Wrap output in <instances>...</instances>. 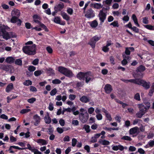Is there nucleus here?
Returning <instances> with one entry per match:
<instances>
[{
  "instance_id": "24",
  "label": "nucleus",
  "mask_w": 154,
  "mask_h": 154,
  "mask_svg": "<svg viewBox=\"0 0 154 154\" xmlns=\"http://www.w3.org/2000/svg\"><path fill=\"white\" fill-rule=\"evenodd\" d=\"M98 143L103 145H108L109 144L110 142L109 141L105 140L99 139Z\"/></svg>"
},
{
  "instance_id": "27",
  "label": "nucleus",
  "mask_w": 154,
  "mask_h": 154,
  "mask_svg": "<svg viewBox=\"0 0 154 154\" xmlns=\"http://www.w3.org/2000/svg\"><path fill=\"white\" fill-rule=\"evenodd\" d=\"M13 88V85L12 83H11L8 85L6 88V91L7 92H9L12 90Z\"/></svg>"
},
{
  "instance_id": "12",
  "label": "nucleus",
  "mask_w": 154,
  "mask_h": 154,
  "mask_svg": "<svg viewBox=\"0 0 154 154\" xmlns=\"http://www.w3.org/2000/svg\"><path fill=\"white\" fill-rule=\"evenodd\" d=\"M11 16H13L19 17L20 15V11L16 8L13 9L11 13Z\"/></svg>"
},
{
  "instance_id": "62",
  "label": "nucleus",
  "mask_w": 154,
  "mask_h": 154,
  "mask_svg": "<svg viewBox=\"0 0 154 154\" xmlns=\"http://www.w3.org/2000/svg\"><path fill=\"white\" fill-rule=\"evenodd\" d=\"M128 149L129 151L131 152H134L136 150V149L135 147L134 146H130L129 147Z\"/></svg>"
},
{
  "instance_id": "31",
  "label": "nucleus",
  "mask_w": 154,
  "mask_h": 154,
  "mask_svg": "<svg viewBox=\"0 0 154 154\" xmlns=\"http://www.w3.org/2000/svg\"><path fill=\"white\" fill-rule=\"evenodd\" d=\"M64 7V5L62 2H60L58 4L56 7L60 11L63 9Z\"/></svg>"
},
{
  "instance_id": "35",
  "label": "nucleus",
  "mask_w": 154,
  "mask_h": 154,
  "mask_svg": "<svg viewBox=\"0 0 154 154\" xmlns=\"http://www.w3.org/2000/svg\"><path fill=\"white\" fill-rule=\"evenodd\" d=\"M66 12L69 14L72 15L73 14V10L72 8L68 7L67 8Z\"/></svg>"
},
{
  "instance_id": "11",
  "label": "nucleus",
  "mask_w": 154,
  "mask_h": 154,
  "mask_svg": "<svg viewBox=\"0 0 154 154\" xmlns=\"http://www.w3.org/2000/svg\"><path fill=\"white\" fill-rule=\"evenodd\" d=\"M139 83L138 85H142L146 89H149L150 87V83L147 82L143 80L139 79Z\"/></svg>"
},
{
  "instance_id": "39",
  "label": "nucleus",
  "mask_w": 154,
  "mask_h": 154,
  "mask_svg": "<svg viewBox=\"0 0 154 154\" xmlns=\"http://www.w3.org/2000/svg\"><path fill=\"white\" fill-rule=\"evenodd\" d=\"M134 98L136 100L140 101V99L139 93H137L135 94L134 96Z\"/></svg>"
},
{
  "instance_id": "38",
  "label": "nucleus",
  "mask_w": 154,
  "mask_h": 154,
  "mask_svg": "<svg viewBox=\"0 0 154 154\" xmlns=\"http://www.w3.org/2000/svg\"><path fill=\"white\" fill-rule=\"evenodd\" d=\"M40 26H41L44 30L46 32H48V29L47 27L43 23H41L39 24Z\"/></svg>"
},
{
  "instance_id": "61",
  "label": "nucleus",
  "mask_w": 154,
  "mask_h": 154,
  "mask_svg": "<svg viewBox=\"0 0 154 154\" xmlns=\"http://www.w3.org/2000/svg\"><path fill=\"white\" fill-rule=\"evenodd\" d=\"M54 131V129L51 126L48 128V132L49 134H52Z\"/></svg>"
},
{
  "instance_id": "57",
  "label": "nucleus",
  "mask_w": 154,
  "mask_h": 154,
  "mask_svg": "<svg viewBox=\"0 0 154 154\" xmlns=\"http://www.w3.org/2000/svg\"><path fill=\"white\" fill-rule=\"evenodd\" d=\"M10 141L11 142H15L17 141V139L13 136L11 135L10 137Z\"/></svg>"
},
{
  "instance_id": "50",
  "label": "nucleus",
  "mask_w": 154,
  "mask_h": 154,
  "mask_svg": "<svg viewBox=\"0 0 154 154\" xmlns=\"http://www.w3.org/2000/svg\"><path fill=\"white\" fill-rule=\"evenodd\" d=\"M35 67L32 66H29L28 68V70L31 72H33L35 70Z\"/></svg>"
},
{
  "instance_id": "18",
  "label": "nucleus",
  "mask_w": 154,
  "mask_h": 154,
  "mask_svg": "<svg viewBox=\"0 0 154 154\" xmlns=\"http://www.w3.org/2000/svg\"><path fill=\"white\" fill-rule=\"evenodd\" d=\"M112 149L115 151H117L119 149L121 151L123 150V146L120 145L116 146L112 145Z\"/></svg>"
},
{
  "instance_id": "64",
  "label": "nucleus",
  "mask_w": 154,
  "mask_h": 154,
  "mask_svg": "<svg viewBox=\"0 0 154 154\" xmlns=\"http://www.w3.org/2000/svg\"><path fill=\"white\" fill-rule=\"evenodd\" d=\"M131 29L136 33H138L139 32V29L136 26H133L132 28Z\"/></svg>"
},
{
  "instance_id": "53",
  "label": "nucleus",
  "mask_w": 154,
  "mask_h": 154,
  "mask_svg": "<svg viewBox=\"0 0 154 154\" xmlns=\"http://www.w3.org/2000/svg\"><path fill=\"white\" fill-rule=\"evenodd\" d=\"M137 152L139 153L140 154H145V151L142 148H139L137 150Z\"/></svg>"
},
{
  "instance_id": "1",
  "label": "nucleus",
  "mask_w": 154,
  "mask_h": 154,
  "mask_svg": "<svg viewBox=\"0 0 154 154\" xmlns=\"http://www.w3.org/2000/svg\"><path fill=\"white\" fill-rule=\"evenodd\" d=\"M77 77L80 80H85V82L87 84L93 81L94 79L93 74L90 72H80L77 75Z\"/></svg>"
},
{
  "instance_id": "34",
  "label": "nucleus",
  "mask_w": 154,
  "mask_h": 154,
  "mask_svg": "<svg viewBox=\"0 0 154 154\" xmlns=\"http://www.w3.org/2000/svg\"><path fill=\"white\" fill-rule=\"evenodd\" d=\"M15 63L16 64L21 66L22 65V60L20 59H17L15 60Z\"/></svg>"
},
{
  "instance_id": "22",
  "label": "nucleus",
  "mask_w": 154,
  "mask_h": 154,
  "mask_svg": "<svg viewBox=\"0 0 154 154\" xmlns=\"http://www.w3.org/2000/svg\"><path fill=\"white\" fill-rule=\"evenodd\" d=\"M33 21L39 24L41 22L39 21L40 17L37 15H34L33 16Z\"/></svg>"
},
{
  "instance_id": "59",
  "label": "nucleus",
  "mask_w": 154,
  "mask_h": 154,
  "mask_svg": "<svg viewBox=\"0 0 154 154\" xmlns=\"http://www.w3.org/2000/svg\"><path fill=\"white\" fill-rule=\"evenodd\" d=\"M32 152L34 153V154H42V153L36 149L34 148L32 151Z\"/></svg>"
},
{
  "instance_id": "51",
  "label": "nucleus",
  "mask_w": 154,
  "mask_h": 154,
  "mask_svg": "<svg viewBox=\"0 0 154 154\" xmlns=\"http://www.w3.org/2000/svg\"><path fill=\"white\" fill-rule=\"evenodd\" d=\"M88 110L89 114H92L94 112V109L92 107H91L88 109Z\"/></svg>"
},
{
  "instance_id": "29",
  "label": "nucleus",
  "mask_w": 154,
  "mask_h": 154,
  "mask_svg": "<svg viewBox=\"0 0 154 154\" xmlns=\"http://www.w3.org/2000/svg\"><path fill=\"white\" fill-rule=\"evenodd\" d=\"M18 17L11 16V18L10 20V22L12 23H16L18 19Z\"/></svg>"
},
{
  "instance_id": "4",
  "label": "nucleus",
  "mask_w": 154,
  "mask_h": 154,
  "mask_svg": "<svg viewBox=\"0 0 154 154\" xmlns=\"http://www.w3.org/2000/svg\"><path fill=\"white\" fill-rule=\"evenodd\" d=\"M79 111L80 113L79 115V119L82 123L86 122L89 118V115L85 109L81 108Z\"/></svg>"
},
{
  "instance_id": "19",
  "label": "nucleus",
  "mask_w": 154,
  "mask_h": 154,
  "mask_svg": "<svg viewBox=\"0 0 154 154\" xmlns=\"http://www.w3.org/2000/svg\"><path fill=\"white\" fill-rule=\"evenodd\" d=\"M102 111L105 114V116L107 119L109 121H111L112 120L110 114L107 112V111L104 108L102 109Z\"/></svg>"
},
{
  "instance_id": "63",
  "label": "nucleus",
  "mask_w": 154,
  "mask_h": 154,
  "mask_svg": "<svg viewBox=\"0 0 154 154\" xmlns=\"http://www.w3.org/2000/svg\"><path fill=\"white\" fill-rule=\"evenodd\" d=\"M148 145L150 147H152L154 146V141L150 140L148 142Z\"/></svg>"
},
{
  "instance_id": "21",
  "label": "nucleus",
  "mask_w": 154,
  "mask_h": 154,
  "mask_svg": "<svg viewBox=\"0 0 154 154\" xmlns=\"http://www.w3.org/2000/svg\"><path fill=\"white\" fill-rule=\"evenodd\" d=\"M36 142L39 144L42 145H46L48 143V142L46 140L42 139H38L36 141Z\"/></svg>"
},
{
  "instance_id": "47",
  "label": "nucleus",
  "mask_w": 154,
  "mask_h": 154,
  "mask_svg": "<svg viewBox=\"0 0 154 154\" xmlns=\"http://www.w3.org/2000/svg\"><path fill=\"white\" fill-rule=\"evenodd\" d=\"M77 142V140L75 138H73L72 140V146L74 147L75 146Z\"/></svg>"
},
{
  "instance_id": "45",
  "label": "nucleus",
  "mask_w": 154,
  "mask_h": 154,
  "mask_svg": "<svg viewBox=\"0 0 154 154\" xmlns=\"http://www.w3.org/2000/svg\"><path fill=\"white\" fill-rule=\"evenodd\" d=\"M72 123L74 126H77L79 125V122L77 120H72Z\"/></svg>"
},
{
  "instance_id": "46",
  "label": "nucleus",
  "mask_w": 154,
  "mask_h": 154,
  "mask_svg": "<svg viewBox=\"0 0 154 154\" xmlns=\"http://www.w3.org/2000/svg\"><path fill=\"white\" fill-rule=\"evenodd\" d=\"M57 92V91L56 88H54L50 92V95L52 96H54L55 95Z\"/></svg>"
},
{
  "instance_id": "23",
  "label": "nucleus",
  "mask_w": 154,
  "mask_h": 154,
  "mask_svg": "<svg viewBox=\"0 0 154 154\" xmlns=\"http://www.w3.org/2000/svg\"><path fill=\"white\" fill-rule=\"evenodd\" d=\"M79 100L82 103H87L90 101L89 98L85 96H82L80 98Z\"/></svg>"
},
{
  "instance_id": "6",
  "label": "nucleus",
  "mask_w": 154,
  "mask_h": 154,
  "mask_svg": "<svg viewBox=\"0 0 154 154\" xmlns=\"http://www.w3.org/2000/svg\"><path fill=\"white\" fill-rule=\"evenodd\" d=\"M5 28L7 29V27H5L4 26L0 25V36H2L3 38L7 40L11 38V32H6L4 29Z\"/></svg>"
},
{
  "instance_id": "36",
  "label": "nucleus",
  "mask_w": 154,
  "mask_h": 154,
  "mask_svg": "<svg viewBox=\"0 0 154 154\" xmlns=\"http://www.w3.org/2000/svg\"><path fill=\"white\" fill-rule=\"evenodd\" d=\"M23 84L26 86H28L31 85L32 84V82L30 80H26L23 82Z\"/></svg>"
},
{
  "instance_id": "60",
  "label": "nucleus",
  "mask_w": 154,
  "mask_h": 154,
  "mask_svg": "<svg viewBox=\"0 0 154 154\" xmlns=\"http://www.w3.org/2000/svg\"><path fill=\"white\" fill-rule=\"evenodd\" d=\"M129 19V17L128 15L125 16L122 18V20L125 22H128Z\"/></svg>"
},
{
  "instance_id": "28",
  "label": "nucleus",
  "mask_w": 154,
  "mask_h": 154,
  "mask_svg": "<svg viewBox=\"0 0 154 154\" xmlns=\"http://www.w3.org/2000/svg\"><path fill=\"white\" fill-rule=\"evenodd\" d=\"M91 26L92 28H95L98 25V23L96 20H94L89 23Z\"/></svg>"
},
{
  "instance_id": "52",
  "label": "nucleus",
  "mask_w": 154,
  "mask_h": 154,
  "mask_svg": "<svg viewBox=\"0 0 154 154\" xmlns=\"http://www.w3.org/2000/svg\"><path fill=\"white\" fill-rule=\"evenodd\" d=\"M143 22L144 24H148L149 23L148 18L147 17H144L143 18Z\"/></svg>"
},
{
  "instance_id": "26",
  "label": "nucleus",
  "mask_w": 154,
  "mask_h": 154,
  "mask_svg": "<svg viewBox=\"0 0 154 154\" xmlns=\"http://www.w3.org/2000/svg\"><path fill=\"white\" fill-rule=\"evenodd\" d=\"M15 59L12 57H8L5 59V62L8 63H11L14 62Z\"/></svg>"
},
{
  "instance_id": "8",
  "label": "nucleus",
  "mask_w": 154,
  "mask_h": 154,
  "mask_svg": "<svg viewBox=\"0 0 154 154\" xmlns=\"http://www.w3.org/2000/svg\"><path fill=\"white\" fill-rule=\"evenodd\" d=\"M101 36L95 35L90 40L88 44L90 45L92 48H95L96 42L100 39Z\"/></svg>"
},
{
  "instance_id": "41",
  "label": "nucleus",
  "mask_w": 154,
  "mask_h": 154,
  "mask_svg": "<svg viewBox=\"0 0 154 154\" xmlns=\"http://www.w3.org/2000/svg\"><path fill=\"white\" fill-rule=\"evenodd\" d=\"M36 98L34 97H32L28 99L27 101L30 103H33L36 100Z\"/></svg>"
},
{
  "instance_id": "10",
  "label": "nucleus",
  "mask_w": 154,
  "mask_h": 154,
  "mask_svg": "<svg viewBox=\"0 0 154 154\" xmlns=\"http://www.w3.org/2000/svg\"><path fill=\"white\" fill-rule=\"evenodd\" d=\"M33 123L35 126H38L40 123L41 119L37 114H35L33 117Z\"/></svg>"
},
{
  "instance_id": "44",
  "label": "nucleus",
  "mask_w": 154,
  "mask_h": 154,
  "mask_svg": "<svg viewBox=\"0 0 154 154\" xmlns=\"http://www.w3.org/2000/svg\"><path fill=\"white\" fill-rule=\"evenodd\" d=\"M121 139L128 141H131L132 140L131 138L128 136H124L121 138Z\"/></svg>"
},
{
  "instance_id": "9",
  "label": "nucleus",
  "mask_w": 154,
  "mask_h": 154,
  "mask_svg": "<svg viewBox=\"0 0 154 154\" xmlns=\"http://www.w3.org/2000/svg\"><path fill=\"white\" fill-rule=\"evenodd\" d=\"M85 16L88 18H91L95 16V14L94 11L91 8L88 9L85 12Z\"/></svg>"
},
{
  "instance_id": "33",
  "label": "nucleus",
  "mask_w": 154,
  "mask_h": 154,
  "mask_svg": "<svg viewBox=\"0 0 154 154\" xmlns=\"http://www.w3.org/2000/svg\"><path fill=\"white\" fill-rule=\"evenodd\" d=\"M139 79H128L129 82L133 83L136 84H138L139 82Z\"/></svg>"
},
{
  "instance_id": "3",
  "label": "nucleus",
  "mask_w": 154,
  "mask_h": 154,
  "mask_svg": "<svg viewBox=\"0 0 154 154\" xmlns=\"http://www.w3.org/2000/svg\"><path fill=\"white\" fill-rule=\"evenodd\" d=\"M23 52L29 55H34L36 54V45L33 44L31 45H26L23 48Z\"/></svg>"
},
{
  "instance_id": "43",
  "label": "nucleus",
  "mask_w": 154,
  "mask_h": 154,
  "mask_svg": "<svg viewBox=\"0 0 154 154\" xmlns=\"http://www.w3.org/2000/svg\"><path fill=\"white\" fill-rule=\"evenodd\" d=\"M76 97V96L74 94H70L69 96V99L71 100H73Z\"/></svg>"
},
{
  "instance_id": "13",
  "label": "nucleus",
  "mask_w": 154,
  "mask_h": 154,
  "mask_svg": "<svg viewBox=\"0 0 154 154\" xmlns=\"http://www.w3.org/2000/svg\"><path fill=\"white\" fill-rule=\"evenodd\" d=\"M54 22L57 24H59L61 25H64L65 24V21H61L60 17L57 16L55 17L54 19Z\"/></svg>"
},
{
  "instance_id": "16",
  "label": "nucleus",
  "mask_w": 154,
  "mask_h": 154,
  "mask_svg": "<svg viewBox=\"0 0 154 154\" xmlns=\"http://www.w3.org/2000/svg\"><path fill=\"white\" fill-rule=\"evenodd\" d=\"M90 6L95 9H99L103 8V5L100 3H92L90 4Z\"/></svg>"
},
{
  "instance_id": "7",
  "label": "nucleus",
  "mask_w": 154,
  "mask_h": 154,
  "mask_svg": "<svg viewBox=\"0 0 154 154\" xmlns=\"http://www.w3.org/2000/svg\"><path fill=\"white\" fill-rule=\"evenodd\" d=\"M109 9V7H106V8L104 7H103L102 9L100 11L98 16L100 21L101 23H103L106 18V14L103 12L104 10H108Z\"/></svg>"
},
{
  "instance_id": "49",
  "label": "nucleus",
  "mask_w": 154,
  "mask_h": 154,
  "mask_svg": "<svg viewBox=\"0 0 154 154\" xmlns=\"http://www.w3.org/2000/svg\"><path fill=\"white\" fill-rule=\"evenodd\" d=\"M110 25H112L114 27H118V22L117 21H115L110 24Z\"/></svg>"
},
{
  "instance_id": "32",
  "label": "nucleus",
  "mask_w": 154,
  "mask_h": 154,
  "mask_svg": "<svg viewBox=\"0 0 154 154\" xmlns=\"http://www.w3.org/2000/svg\"><path fill=\"white\" fill-rule=\"evenodd\" d=\"M145 70V68L144 66L143 65H140L139 66L137 70V71L142 72Z\"/></svg>"
},
{
  "instance_id": "58",
  "label": "nucleus",
  "mask_w": 154,
  "mask_h": 154,
  "mask_svg": "<svg viewBox=\"0 0 154 154\" xmlns=\"http://www.w3.org/2000/svg\"><path fill=\"white\" fill-rule=\"evenodd\" d=\"M61 82V81L58 79H54L52 81V83L54 84H59Z\"/></svg>"
},
{
  "instance_id": "37",
  "label": "nucleus",
  "mask_w": 154,
  "mask_h": 154,
  "mask_svg": "<svg viewBox=\"0 0 154 154\" xmlns=\"http://www.w3.org/2000/svg\"><path fill=\"white\" fill-rule=\"evenodd\" d=\"M43 71L42 70H37L35 71L34 72V74L36 76H38L41 75Z\"/></svg>"
},
{
  "instance_id": "2",
  "label": "nucleus",
  "mask_w": 154,
  "mask_h": 154,
  "mask_svg": "<svg viewBox=\"0 0 154 154\" xmlns=\"http://www.w3.org/2000/svg\"><path fill=\"white\" fill-rule=\"evenodd\" d=\"M138 105L139 111L136 114V116L137 118H141L146 113L150 106V104L147 103L146 106L143 103L138 104Z\"/></svg>"
},
{
  "instance_id": "14",
  "label": "nucleus",
  "mask_w": 154,
  "mask_h": 154,
  "mask_svg": "<svg viewBox=\"0 0 154 154\" xmlns=\"http://www.w3.org/2000/svg\"><path fill=\"white\" fill-rule=\"evenodd\" d=\"M139 133V128L137 126L132 128L129 130V134H138Z\"/></svg>"
},
{
  "instance_id": "20",
  "label": "nucleus",
  "mask_w": 154,
  "mask_h": 154,
  "mask_svg": "<svg viewBox=\"0 0 154 154\" xmlns=\"http://www.w3.org/2000/svg\"><path fill=\"white\" fill-rule=\"evenodd\" d=\"M104 89L106 93L109 94L112 91V88L111 85L109 84H106L104 87Z\"/></svg>"
},
{
  "instance_id": "54",
  "label": "nucleus",
  "mask_w": 154,
  "mask_h": 154,
  "mask_svg": "<svg viewBox=\"0 0 154 154\" xmlns=\"http://www.w3.org/2000/svg\"><path fill=\"white\" fill-rule=\"evenodd\" d=\"M46 49L48 52L49 54H51L53 52L52 48L50 46L47 47Z\"/></svg>"
},
{
  "instance_id": "48",
  "label": "nucleus",
  "mask_w": 154,
  "mask_h": 154,
  "mask_svg": "<svg viewBox=\"0 0 154 154\" xmlns=\"http://www.w3.org/2000/svg\"><path fill=\"white\" fill-rule=\"evenodd\" d=\"M25 26L26 28L28 29H30V28L32 29V26L31 24L29 23L28 22L26 23L25 24Z\"/></svg>"
},
{
  "instance_id": "55",
  "label": "nucleus",
  "mask_w": 154,
  "mask_h": 154,
  "mask_svg": "<svg viewBox=\"0 0 154 154\" xmlns=\"http://www.w3.org/2000/svg\"><path fill=\"white\" fill-rule=\"evenodd\" d=\"M97 119L98 120H100L102 119L103 116L101 114H97L96 115Z\"/></svg>"
},
{
  "instance_id": "15",
  "label": "nucleus",
  "mask_w": 154,
  "mask_h": 154,
  "mask_svg": "<svg viewBox=\"0 0 154 154\" xmlns=\"http://www.w3.org/2000/svg\"><path fill=\"white\" fill-rule=\"evenodd\" d=\"M13 69V67L11 65H6L3 64L2 70L6 72L9 71L10 72H11Z\"/></svg>"
},
{
  "instance_id": "25",
  "label": "nucleus",
  "mask_w": 154,
  "mask_h": 154,
  "mask_svg": "<svg viewBox=\"0 0 154 154\" xmlns=\"http://www.w3.org/2000/svg\"><path fill=\"white\" fill-rule=\"evenodd\" d=\"M60 14L62 17L63 18L64 20H65L66 21H68L70 19V17L69 15H68L66 13L64 12H61Z\"/></svg>"
},
{
  "instance_id": "40",
  "label": "nucleus",
  "mask_w": 154,
  "mask_h": 154,
  "mask_svg": "<svg viewBox=\"0 0 154 154\" xmlns=\"http://www.w3.org/2000/svg\"><path fill=\"white\" fill-rule=\"evenodd\" d=\"M144 26L148 29L150 30H154V28H153V26L151 25H144Z\"/></svg>"
},
{
  "instance_id": "30",
  "label": "nucleus",
  "mask_w": 154,
  "mask_h": 154,
  "mask_svg": "<svg viewBox=\"0 0 154 154\" xmlns=\"http://www.w3.org/2000/svg\"><path fill=\"white\" fill-rule=\"evenodd\" d=\"M83 129H84L86 132L87 133H88L90 131V127L88 125H84Z\"/></svg>"
},
{
  "instance_id": "5",
  "label": "nucleus",
  "mask_w": 154,
  "mask_h": 154,
  "mask_svg": "<svg viewBox=\"0 0 154 154\" xmlns=\"http://www.w3.org/2000/svg\"><path fill=\"white\" fill-rule=\"evenodd\" d=\"M58 69L60 73L68 77H71L73 76L72 71L67 68L61 66L58 67Z\"/></svg>"
},
{
  "instance_id": "56",
  "label": "nucleus",
  "mask_w": 154,
  "mask_h": 154,
  "mask_svg": "<svg viewBox=\"0 0 154 154\" xmlns=\"http://www.w3.org/2000/svg\"><path fill=\"white\" fill-rule=\"evenodd\" d=\"M109 50V48L106 46H103L102 48V50L105 52H107Z\"/></svg>"
},
{
  "instance_id": "42",
  "label": "nucleus",
  "mask_w": 154,
  "mask_h": 154,
  "mask_svg": "<svg viewBox=\"0 0 154 154\" xmlns=\"http://www.w3.org/2000/svg\"><path fill=\"white\" fill-rule=\"evenodd\" d=\"M30 111V109H23L21 110L20 113L21 114H24Z\"/></svg>"
},
{
  "instance_id": "17",
  "label": "nucleus",
  "mask_w": 154,
  "mask_h": 154,
  "mask_svg": "<svg viewBox=\"0 0 154 154\" xmlns=\"http://www.w3.org/2000/svg\"><path fill=\"white\" fill-rule=\"evenodd\" d=\"M44 120L45 123L47 124H50L51 123V119L50 117L49 114L48 112L45 115L44 118Z\"/></svg>"
}]
</instances>
